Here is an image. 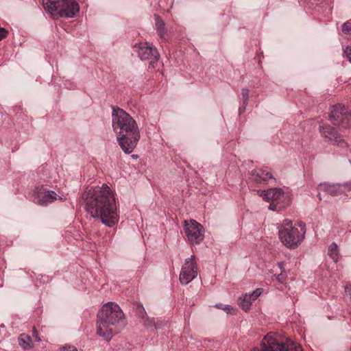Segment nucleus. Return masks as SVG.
<instances>
[{"label":"nucleus","mask_w":351,"mask_h":351,"mask_svg":"<svg viewBox=\"0 0 351 351\" xmlns=\"http://www.w3.org/2000/svg\"><path fill=\"white\" fill-rule=\"evenodd\" d=\"M42 3L47 12L60 17L73 18L80 11L75 0H42Z\"/></svg>","instance_id":"nucleus-5"},{"label":"nucleus","mask_w":351,"mask_h":351,"mask_svg":"<svg viewBox=\"0 0 351 351\" xmlns=\"http://www.w3.org/2000/svg\"><path fill=\"white\" fill-rule=\"evenodd\" d=\"M32 336L35 339L36 342H39L41 341V339L40 338V337L38 335V332L35 327H34L32 329Z\"/></svg>","instance_id":"nucleus-23"},{"label":"nucleus","mask_w":351,"mask_h":351,"mask_svg":"<svg viewBox=\"0 0 351 351\" xmlns=\"http://www.w3.org/2000/svg\"><path fill=\"white\" fill-rule=\"evenodd\" d=\"M19 346L25 350H29L34 348V341L29 335L23 333L21 334L18 338Z\"/></svg>","instance_id":"nucleus-18"},{"label":"nucleus","mask_w":351,"mask_h":351,"mask_svg":"<svg viewBox=\"0 0 351 351\" xmlns=\"http://www.w3.org/2000/svg\"><path fill=\"white\" fill-rule=\"evenodd\" d=\"M124 314L118 304L106 303L97 313V333L106 341L119 333L123 326Z\"/></svg>","instance_id":"nucleus-2"},{"label":"nucleus","mask_w":351,"mask_h":351,"mask_svg":"<svg viewBox=\"0 0 351 351\" xmlns=\"http://www.w3.org/2000/svg\"><path fill=\"white\" fill-rule=\"evenodd\" d=\"M133 158H137V155H132Z\"/></svg>","instance_id":"nucleus-32"},{"label":"nucleus","mask_w":351,"mask_h":351,"mask_svg":"<svg viewBox=\"0 0 351 351\" xmlns=\"http://www.w3.org/2000/svg\"><path fill=\"white\" fill-rule=\"evenodd\" d=\"M329 118L335 125L344 128H351V114L343 105L337 104L332 106Z\"/></svg>","instance_id":"nucleus-8"},{"label":"nucleus","mask_w":351,"mask_h":351,"mask_svg":"<svg viewBox=\"0 0 351 351\" xmlns=\"http://www.w3.org/2000/svg\"><path fill=\"white\" fill-rule=\"evenodd\" d=\"M342 32L345 34L351 35V20L344 23L342 25Z\"/></svg>","instance_id":"nucleus-22"},{"label":"nucleus","mask_w":351,"mask_h":351,"mask_svg":"<svg viewBox=\"0 0 351 351\" xmlns=\"http://www.w3.org/2000/svg\"><path fill=\"white\" fill-rule=\"evenodd\" d=\"M155 18V27L159 37L162 39L165 38L167 32L166 25L162 18L157 15H154Z\"/></svg>","instance_id":"nucleus-19"},{"label":"nucleus","mask_w":351,"mask_h":351,"mask_svg":"<svg viewBox=\"0 0 351 351\" xmlns=\"http://www.w3.org/2000/svg\"><path fill=\"white\" fill-rule=\"evenodd\" d=\"M273 178L270 172L262 169H256L251 171V179L258 184H264Z\"/></svg>","instance_id":"nucleus-15"},{"label":"nucleus","mask_w":351,"mask_h":351,"mask_svg":"<svg viewBox=\"0 0 351 351\" xmlns=\"http://www.w3.org/2000/svg\"><path fill=\"white\" fill-rule=\"evenodd\" d=\"M140 139V132L131 134L118 135L117 141L122 150L126 154H130L136 147Z\"/></svg>","instance_id":"nucleus-13"},{"label":"nucleus","mask_w":351,"mask_h":351,"mask_svg":"<svg viewBox=\"0 0 351 351\" xmlns=\"http://www.w3.org/2000/svg\"><path fill=\"white\" fill-rule=\"evenodd\" d=\"M198 274V267L195 260V256L191 255V257L186 258L180 274V282L182 285H187L195 279Z\"/></svg>","instance_id":"nucleus-10"},{"label":"nucleus","mask_w":351,"mask_h":351,"mask_svg":"<svg viewBox=\"0 0 351 351\" xmlns=\"http://www.w3.org/2000/svg\"><path fill=\"white\" fill-rule=\"evenodd\" d=\"M148 323H145L147 326H152V324L154 325V319H147Z\"/></svg>","instance_id":"nucleus-30"},{"label":"nucleus","mask_w":351,"mask_h":351,"mask_svg":"<svg viewBox=\"0 0 351 351\" xmlns=\"http://www.w3.org/2000/svg\"><path fill=\"white\" fill-rule=\"evenodd\" d=\"M85 209L90 215L108 227L119 221V215L114 194L106 184L86 190L82 195Z\"/></svg>","instance_id":"nucleus-1"},{"label":"nucleus","mask_w":351,"mask_h":351,"mask_svg":"<svg viewBox=\"0 0 351 351\" xmlns=\"http://www.w3.org/2000/svg\"><path fill=\"white\" fill-rule=\"evenodd\" d=\"M34 195L37 204L42 206H47L57 199H62L54 191L48 190L43 186L36 187Z\"/></svg>","instance_id":"nucleus-12"},{"label":"nucleus","mask_w":351,"mask_h":351,"mask_svg":"<svg viewBox=\"0 0 351 351\" xmlns=\"http://www.w3.org/2000/svg\"><path fill=\"white\" fill-rule=\"evenodd\" d=\"M112 118V128L117 135L140 132L135 120L123 110L114 108Z\"/></svg>","instance_id":"nucleus-6"},{"label":"nucleus","mask_w":351,"mask_h":351,"mask_svg":"<svg viewBox=\"0 0 351 351\" xmlns=\"http://www.w3.org/2000/svg\"><path fill=\"white\" fill-rule=\"evenodd\" d=\"M345 291L348 294V295L351 299V286L350 285H346L345 287Z\"/></svg>","instance_id":"nucleus-28"},{"label":"nucleus","mask_w":351,"mask_h":351,"mask_svg":"<svg viewBox=\"0 0 351 351\" xmlns=\"http://www.w3.org/2000/svg\"><path fill=\"white\" fill-rule=\"evenodd\" d=\"M217 307L219 308H222L223 310H226V311H230V309H232V308L229 306V305H223L221 304H219L217 305H216Z\"/></svg>","instance_id":"nucleus-27"},{"label":"nucleus","mask_w":351,"mask_h":351,"mask_svg":"<svg viewBox=\"0 0 351 351\" xmlns=\"http://www.w3.org/2000/svg\"><path fill=\"white\" fill-rule=\"evenodd\" d=\"M276 279L279 282L282 283L283 281L285 280V276L282 274V273H281L280 274L276 276Z\"/></svg>","instance_id":"nucleus-29"},{"label":"nucleus","mask_w":351,"mask_h":351,"mask_svg":"<svg viewBox=\"0 0 351 351\" xmlns=\"http://www.w3.org/2000/svg\"><path fill=\"white\" fill-rule=\"evenodd\" d=\"M318 190L326 192L332 196H338L343 193V186L341 184L321 183L318 186Z\"/></svg>","instance_id":"nucleus-16"},{"label":"nucleus","mask_w":351,"mask_h":351,"mask_svg":"<svg viewBox=\"0 0 351 351\" xmlns=\"http://www.w3.org/2000/svg\"><path fill=\"white\" fill-rule=\"evenodd\" d=\"M252 351H303V349L290 339L270 332L262 339L261 348H254Z\"/></svg>","instance_id":"nucleus-3"},{"label":"nucleus","mask_w":351,"mask_h":351,"mask_svg":"<svg viewBox=\"0 0 351 351\" xmlns=\"http://www.w3.org/2000/svg\"><path fill=\"white\" fill-rule=\"evenodd\" d=\"M249 93H250L249 89H247L246 88H243L241 89V95H242V98H243V107L242 109L241 108L239 109L240 112L245 110V106L248 104Z\"/></svg>","instance_id":"nucleus-21"},{"label":"nucleus","mask_w":351,"mask_h":351,"mask_svg":"<svg viewBox=\"0 0 351 351\" xmlns=\"http://www.w3.org/2000/svg\"><path fill=\"white\" fill-rule=\"evenodd\" d=\"M260 195L267 202H270L269 209L280 211L289 204V197L281 189L274 188L261 192Z\"/></svg>","instance_id":"nucleus-7"},{"label":"nucleus","mask_w":351,"mask_h":351,"mask_svg":"<svg viewBox=\"0 0 351 351\" xmlns=\"http://www.w3.org/2000/svg\"><path fill=\"white\" fill-rule=\"evenodd\" d=\"M61 351H78V350L72 346H66L62 348Z\"/></svg>","instance_id":"nucleus-25"},{"label":"nucleus","mask_w":351,"mask_h":351,"mask_svg":"<svg viewBox=\"0 0 351 351\" xmlns=\"http://www.w3.org/2000/svg\"><path fill=\"white\" fill-rule=\"evenodd\" d=\"M138 47V54L142 60L149 61V64L154 67V64L159 60V53L154 45L149 43H139L136 45Z\"/></svg>","instance_id":"nucleus-11"},{"label":"nucleus","mask_w":351,"mask_h":351,"mask_svg":"<svg viewBox=\"0 0 351 351\" xmlns=\"http://www.w3.org/2000/svg\"><path fill=\"white\" fill-rule=\"evenodd\" d=\"M328 256L337 263L338 261V250H337V245L335 243H332L328 248Z\"/></svg>","instance_id":"nucleus-20"},{"label":"nucleus","mask_w":351,"mask_h":351,"mask_svg":"<svg viewBox=\"0 0 351 351\" xmlns=\"http://www.w3.org/2000/svg\"><path fill=\"white\" fill-rule=\"evenodd\" d=\"M319 130L324 137L333 141L337 145L343 146L344 144H346L342 136L334 128L320 125Z\"/></svg>","instance_id":"nucleus-14"},{"label":"nucleus","mask_w":351,"mask_h":351,"mask_svg":"<svg viewBox=\"0 0 351 351\" xmlns=\"http://www.w3.org/2000/svg\"><path fill=\"white\" fill-rule=\"evenodd\" d=\"M317 196H318V198L321 200V199H322V198H321V196H320V194H319V193L317 195Z\"/></svg>","instance_id":"nucleus-31"},{"label":"nucleus","mask_w":351,"mask_h":351,"mask_svg":"<svg viewBox=\"0 0 351 351\" xmlns=\"http://www.w3.org/2000/svg\"><path fill=\"white\" fill-rule=\"evenodd\" d=\"M8 32L3 27H0V40L8 36Z\"/></svg>","instance_id":"nucleus-24"},{"label":"nucleus","mask_w":351,"mask_h":351,"mask_svg":"<svg viewBox=\"0 0 351 351\" xmlns=\"http://www.w3.org/2000/svg\"><path fill=\"white\" fill-rule=\"evenodd\" d=\"M305 232L304 225H300L299 227L293 226L292 221L287 219H285L283 223L278 227V236L280 241L290 249H294L300 244Z\"/></svg>","instance_id":"nucleus-4"},{"label":"nucleus","mask_w":351,"mask_h":351,"mask_svg":"<svg viewBox=\"0 0 351 351\" xmlns=\"http://www.w3.org/2000/svg\"><path fill=\"white\" fill-rule=\"evenodd\" d=\"M261 295V291L258 289L253 291L251 294H245L242 298H240L239 305L243 310L247 311L250 309L252 302L256 300Z\"/></svg>","instance_id":"nucleus-17"},{"label":"nucleus","mask_w":351,"mask_h":351,"mask_svg":"<svg viewBox=\"0 0 351 351\" xmlns=\"http://www.w3.org/2000/svg\"><path fill=\"white\" fill-rule=\"evenodd\" d=\"M344 53L348 59V60L351 62V47H348L344 51Z\"/></svg>","instance_id":"nucleus-26"},{"label":"nucleus","mask_w":351,"mask_h":351,"mask_svg":"<svg viewBox=\"0 0 351 351\" xmlns=\"http://www.w3.org/2000/svg\"><path fill=\"white\" fill-rule=\"evenodd\" d=\"M184 230L188 241L193 244L200 243L204 238V228L194 219L184 221Z\"/></svg>","instance_id":"nucleus-9"}]
</instances>
